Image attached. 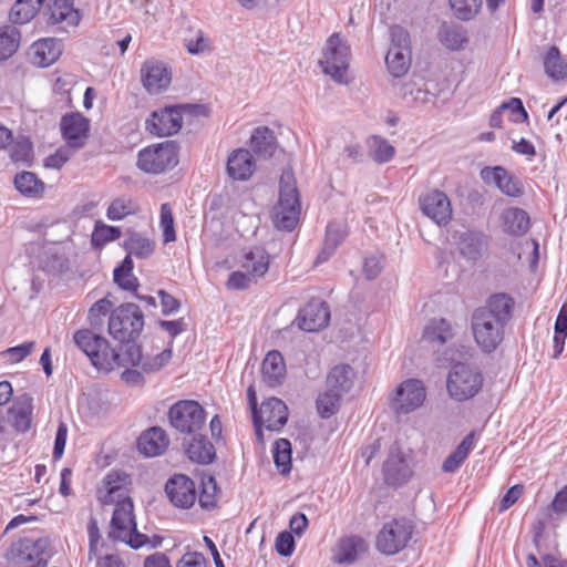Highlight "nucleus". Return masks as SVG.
<instances>
[{
  "label": "nucleus",
  "instance_id": "1",
  "mask_svg": "<svg viewBox=\"0 0 567 567\" xmlns=\"http://www.w3.org/2000/svg\"><path fill=\"white\" fill-rule=\"evenodd\" d=\"M515 301L505 292L493 293L485 305L475 309L471 318V328L477 347L485 353H492L504 339V328L513 316Z\"/></svg>",
  "mask_w": 567,
  "mask_h": 567
},
{
  "label": "nucleus",
  "instance_id": "2",
  "mask_svg": "<svg viewBox=\"0 0 567 567\" xmlns=\"http://www.w3.org/2000/svg\"><path fill=\"white\" fill-rule=\"evenodd\" d=\"M301 203L293 173L285 169L279 181V200L274 208L272 221L276 228L291 231L299 223Z\"/></svg>",
  "mask_w": 567,
  "mask_h": 567
},
{
  "label": "nucleus",
  "instance_id": "3",
  "mask_svg": "<svg viewBox=\"0 0 567 567\" xmlns=\"http://www.w3.org/2000/svg\"><path fill=\"white\" fill-rule=\"evenodd\" d=\"M484 384L482 371L472 364L457 362L452 365L446 378V390L450 398L464 402L476 396Z\"/></svg>",
  "mask_w": 567,
  "mask_h": 567
},
{
  "label": "nucleus",
  "instance_id": "4",
  "mask_svg": "<svg viewBox=\"0 0 567 567\" xmlns=\"http://www.w3.org/2000/svg\"><path fill=\"white\" fill-rule=\"evenodd\" d=\"M110 537L138 549L148 543V537L137 530L133 502L128 496L116 502L111 519Z\"/></svg>",
  "mask_w": 567,
  "mask_h": 567
},
{
  "label": "nucleus",
  "instance_id": "5",
  "mask_svg": "<svg viewBox=\"0 0 567 567\" xmlns=\"http://www.w3.org/2000/svg\"><path fill=\"white\" fill-rule=\"evenodd\" d=\"M73 342L99 371L110 372L115 369L117 351L111 348L105 338L90 329H81L73 334Z\"/></svg>",
  "mask_w": 567,
  "mask_h": 567
},
{
  "label": "nucleus",
  "instance_id": "6",
  "mask_svg": "<svg viewBox=\"0 0 567 567\" xmlns=\"http://www.w3.org/2000/svg\"><path fill=\"white\" fill-rule=\"evenodd\" d=\"M144 327V316L135 303H124L113 309L109 318L110 336L122 343L134 341Z\"/></svg>",
  "mask_w": 567,
  "mask_h": 567
},
{
  "label": "nucleus",
  "instance_id": "7",
  "mask_svg": "<svg viewBox=\"0 0 567 567\" xmlns=\"http://www.w3.org/2000/svg\"><path fill=\"white\" fill-rule=\"evenodd\" d=\"M350 58L348 41L340 33H332L326 41L319 63L324 74L338 83H347Z\"/></svg>",
  "mask_w": 567,
  "mask_h": 567
},
{
  "label": "nucleus",
  "instance_id": "8",
  "mask_svg": "<svg viewBox=\"0 0 567 567\" xmlns=\"http://www.w3.org/2000/svg\"><path fill=\"white\" fill-rule=\"evenodd\" d=\"M178 163V148L173 141L152 144L137 154V167L147 174H162Z\"/></svg>",
  "mask_w": 567,
  "mask_h": 567
},
{
  "label": "nucleus",
  "instance_id": "9",
  "mask_svg": "<svg viewBox=\"0 0 567 567\" xmlns=\"http://www.w3.org/2000/svg\"><path fill=\"white\" fill-rule=\"evenodd\" d=\"M171 425L181 433L194 434L206 421L202 405L193 400H183L173 404L168 411Z\"/></svg>",
  "mask_w": 567,
  "mask_h": 567
},
{
  "label": "nucleus",
  "instance_id": "10",
  "mask_svg": "<svg viewBox=\"0 0 567 567\" xmlns=\"http://www.w3.org/2000/svg\"><path fill=\"white\" fill-rule=\"evenodd\" d=\"M413 526L405 519H393L382 527L377 536V548L385 555H394L408 545Z\"/></svg>",
  "mask_w": 567,
  "mask_h": 567
},
{
  "label": "nucleus",
  "instance_id": "11",
  "mask_svg": "<svg viewBox=\"0 0 567 567\" xmlns=\"http://www.w3.org/2000/svg\"><path fill=\"white\" fill-rule=\"evenodd\" d=\"M43 16L48 27L61 32L76 28L82 20V13L75 8L74 0H49Z\"/></svg>",
  "mask_w": 567,
  "mask_h": 567
},
{
  "label": "nucleus",
  "instance_id": "12",
  "mask_svg": "<svg viewBox=\"0 0 567 567\" xmlns=\"http://www.w3.org/2000/svg\"><path fill=\"white\" fill-rule=\"evenodd\" d=\"M186 109L188 105H171L153 111L145 121L146 131L159 137L176 134L182 128V114Z\"/></svg>",
  "mask_w": 567,
  "mask_h": 567
},
{
  "label": "nucleus",
  "instance_id": "13",
  "mask_svg": "<svg viewBox=\"0 0 567 567\" xmlns=\"http://www.w3.org/2000/svg\"><path fill=\"white\" fill-rule=\"evenodd\" d=\"M256 434L259 439L262 435V427L268 431H280L288 421V408L285 402L277 398H269L261 403L260 409L252 415Z\"/></svg>",
  "mask_w": 567,
  "mask_h": 567
},
{
  "label": "nucleus",
  "instance_id": "14",
  "mask_svg": "<svg viewBox=\"0 0 567 567\" xmlns=\"http://www.w3.org/2000/svg\"><path fill=\"white\" fill-rule=\"evenodd\" d=\"M425 398L426 391L423 382L417 379H408L396 386L391 406L399 415L409 414L421 408Z\"/></svg>",
  "mask_w": 567,
  "mask_h": 567
},
{
  "label": "nucleus",
  "instance_id": "15",
  "mask_svg": "<svg viewBox=\"0 0 567 567\" xmlns=\"http://www.w3.org/2000/svg\"><path fill=\"white\" fill-rule=\"evenodd\" d=\"M421 212L439 226H446L453 216L449 196L440 189H431L419 197Z\"/></svg>",
  "mask_w": 567,
  "mask_h": 567
},
{
  "label": "nucleus",
  "instance_id": "16",
  "mask_svg": "<svg viewBox=\"0 0 567 567\" xmlns=\"http://www.w3.org/2000/svg\"><path fill=\"white\" fill-rule=\"evenodd\" d=\"M165 493L171 503L178 508H189L197 499L194 481L184 474L172 476L165 484Z\"/></svg>",
  "mask_w": 567,
  "mask_h": 567
},
{
  "label": "nucleus",
  "instance_id": "17",
  "mask_svg": "<svg viewBox=\"0 0 567 567\" xmlns=\"http://www.w3.org/2000/svg\"><path fill=\"white\" fill-rule=\"evenodd\" d=\"M460 255L467 261H477L488 249V237L477 229H466L456 236Z\"/></svg>",
  "mask_w": 567,
  "mask_h": 567
},
{
  "label": "nucleus",
  "instance_id": "18",
  "mask_svg": "<svg viewBox=\"0 0 567 567\" xmlns=\"http://www.w3.org/2000/svg\"><path fill=\"white\" fill-rule=\"evenodd\" d=\"M141 80L150 94H158L169 86L172 73L163 62L147 60L142 65Z\"/></svg>",
  "mask_w": 567,
  "mask_h": 567
},
{
  "label": "nucleus",
  "instance_id": "19",
  "mask_svg": "<svg viewBox=\"0 0 567 567\" xmlns=\"http://www.w3.org/2000/svg\"><path fill=\"white\" fill-rule=\"evenodd\" d=\"M368 543L361 536H343L332 549V560L339 565H352L368 551Z\"/></svg>",
  "mask_w": 567,
  "mask_h": 567
},
{
  "label": "nucleus",
  "instance_id": "20",
  "mask_svg": "<svg viewBox=\"0 0 567 567\" xmlns=\"http://www.w3.org/2000/svg\"><path fill=\"white\" fill-rule=\"evenodd\" d=\"M384 481L389 485H401L412 475L401 447L393 444L390 447L389 455L383 464Z\"/></svg>",
  "mask_w": 567,
  "mask_h": 567
},
{
  "label": "nucleus",
  "instance_id": "21",
  "mask_svg": "<svg viewBox=\"0 0 567 567\" xmlns=\"http://www.w3.org/2000/svg\"><path fill=\"white\" fill-rule=\"evenodd\" d=\"M330 320V310L324 301H309L298 315V326L307 332H315L324 328Z\"/></svg>",
  "mask_w": 567,
  "mask_h": 567
},
{
  "label": "nucleus",
  "instance_id": "22",
  "mask_svg": "<svg viewBox=\"0 0 567 567\" xmlns=\"http://www.w3.org/2000/svg\"><path fill=\"white\" fill-rule=\"evenodd\" d=\"M61 132L66 145L73 150L83 147L87 138L89 121L80 113L65 114L61 118Z\"/></svg>",
  "mask_w": 567,
  "mask_h": 567
},
{
  "label": "nucleus",
  "instance_id": "23",
  "mask_svg": "<svg viewBox=\"0 0 567 567\" xmlns=\"http://www.w3.org/2000/svg\"><path fill=\"white\" fill-rule=\"evenodd\" d=\"M481 177L485 183L494 184L506 196L520 197L524 194L522 182L502 166L484 167Z\"/></svg>",
  "mask_w": 567,
  "mask_h": 567
},
{
  "label": "nucleus",
  "instance_id": "24",
  "mask_svg": "<svg viewBox=\"0 0 567 567\" xmlns=\"http://www.w3.org/2000/svg\"><path fill=\"white\" fill-rule=\"evenodd\" d=\"M255 167L254 156L245 148L233 151L227 158L226 171L234 181H248L254 174Z\"/></svg>",
  "mask_w": 567,
  "mask_h": 567
},
{
  "label": "nucleus",
  "instance_id": "25",
  "mask_svg": "<svg viewBox=\"0 0 567 567\" xmlns=\"http://www.w3.org/2000/svg\"><path fill=\"white\" fill-rule=\"evenodd\" d=\"M502 231L512 237H522L530 228L528 213L519 207H508L499 215Z\"/></svg>",
  "mask_w": 567,
  "mask_h": 567
},
{
  "label": "nucleus",
  "instance_id": "26",
  "mask_svg": "<svg viewBox=\"0 0 567 567\" xmlns=\"http://www.w3.org/2000/svg\"><path fill=\"white\" fill-rule=\"evenodd\" d=\"M62 48V42L58 39H40L31 45V61L38 66L47 68L53 64L60 58Z\"/></svg>",
  "mask_w": 567,
  "mask_h": 567
},
{
  "label": "nucleus",
  "instance_id": "27",
  "mask_svg": "<svg viewBox=\"0 0 567 567\" xmlns=\"http://www.w3.org/2000/svg\"><path fill=\"white\" fill-rule=\"evenodd\" d=\"M168 445L169 439L166 432L159 426H153L144 431L137 440L138 451L147 457L163 454Z\"/></svg>",
  "mask_w": 567,
  "mask_h": 567
},
{
  "label": "nucleus",
  "instance_id": "28",
  "mask_svg": "<svg viewBox=\"0 0 567 567\" xmlns=\"http://www.w3.org/2000/svg\"><path fill=\"white\" fill-rule=\"evenodd\" d=\"M264 382L269 386L280 385L286 378V364L279 351H269L261 364Z\"/></svg>",
  "mask_w": 567,
  "mask_h": 567
},
{
  "label": "nucleus",
  "instance_id": "29",
  "mask_svg": "<svg viewBox=\"0 0 567 567\" xmlns=\"http://www.w3.org/2000/svg\"><path fill=\"white\" fill-rule=\"evenodd\" d=\"M454 336V324L444 318L431 319L423 331V339L433 346H443L452 340Z\"/></svg>",
  "mask_w": 567,
  "mask_h": 567
},
{
  "label": "nucleus",
  "instance_id": "30",
  "mask_svg": "<svg viewBox=\"0 0 567 567\" xmlns=\"http://www.w3.org/2000/svg\"><path fill=\"white\" fill-rule=\"evenodd\" d=\"M269 264L270 257L266 249L255 247L243 256L240 268L258 280L267 274Z\"/></svg>",
  "mask_w": 567,
  "mask_h": 567
},
{
  "label": "nucleus",
  "instance_id": "31",
  "mask_svg": "<svg viewBox=\"0 0 567 567\" xmlns=\"http://www.w3.org/2000/svg\"><path fill=\"white\" fill-rule=\"evenodd\" d=\"M440 43L451 51H458L467 43L466 31L455 23H442L437 31Z\"/></svg>",
  "mask_w": 567,
  "mask_h": 567
},
{
  "label": "nucleus",
  "instance_id": "32",
  "mask_svg": "<svg viewBox=\"0 0 567 567\" xmlns=\"http://www.w3.org/2000/svg\"><path fill=\"white\" fill-rule=\"evenodd\" d=\"M188 458L198 464H209L216 456L214 445L203 435H195L186 447Z\"/></svg>",
  "mask_w": 567,
  "mask_h": 567
},
{
  "label": "nucleus",
  "instance_id": "33",
  "mask_svg": "<svg viewBox=\"0 0 567 567\" xmlns=\"http://www.w3.org/2000/svg\"><path fill=\"white\" fill-rule=\"evenodd\" d=\"M353 379V369L348 364H339L329 372L327 377V388L343 395L352 388Z\"/></svg>",
  "mask_w": 567,
  "mask_h": 567
},
{
  "label": "nucleus",
  "instance_id": "34",
  "mask_svg": "<svg viewBox=\"0 0 567 567\" xmlns=\"http://www.w3.org/2000/svg\"><path fill=\"white\" fill-rule=\"evenodd\" d=\"M250 146L260 156H272L276 150L274 132L266 126L257 127L251 134Z\"/></svg>",
  "mask_w": 567,
  "mask_h": 567
},
{
  "label": "nucleus",
  "instance_id": "35",
  "mask_svg": "<svg viewBox=\"0 0 567 567\" xmlns=\"http://www.w3.org/2000/svg\"><path fill=\"white\" fill-rule=\"evenodd\" d=\"M347 236L346 228L338 223H329L326 230L324 245L317 257V264L326 261L343 241Z\"/></svg>",
  "mask_w": 567,
  "mask_h": 567
},
{
  "label": "nucleus",
  "instance_id": "36",
  "mask_svg": "<svg viewBox=\"0 0 567 567\" xmlns=\"http://www.w3.org/2000/svg\"><path fill=\"white\" fill-rule=\"evenodd\" d=\"M14 186L21 195L30 198H39L44 192V183L32 172L17 174L14 177Z\"/></svg>",
  "mask_w": 567,
  "mask_h": 567
},
{
  "label": "nucleus",
  "instance_id": "37",
  "mask_svg": "<svg viewBox=\"0 0 567 567\" xmlns=\"http://www.w3.org/2000/svg\"><path fill=\"white\" fill-rule=\"evenodd\" d=\"M124 248L127 251L126 256L131 258L135 256L136 258L145 259L154 252L155 243L138 233H133L124 241Z\"/></svg>",
  "mask_w": 567,
  "mask_h": 567
},
{
  "label": "nucleus",
  "instance_id": "38",
  "mask_svg": "<svg viewBox=\"0 0 567 567\" xmlns=\"http://www.w3.org/2000/svg\"><path fill=\"white\" fill-rule=\"evenodd\" d=\"M385 63L393 76L404 75L411 65V50L390 48L385 56Z\"/></svg>",
  "mask_w": 567,
  "mask_h": 567
},
{
  "label": "nucleus",
  "instance_id": "39",
  "mask_svg": "<svg viewBox=\"0 0 567 567\" xmlns=\"http://www.w3.org/2000/svg\"><path fill=\"white\" fill-rule=\"evenodd\" d=\"M133 260L126 256L120 266L113 271L114 282L123 290L135 292L138 288V280L133 275Z\"/></svg>",
  "mask_w": 567,
  "mask_h": 567
},
{
  "label": "nucleus",
  "instance_id": "40",
  "mask_svg": "<svg viewBox=\"0 0 567 567\" xmlns=\"http://www.w3.org/2000/svg\"><path fill=\"white\" fill-rule=\"evenodd\" d=\"M545 73L553 80L558 81L567 76V63L560 56L557 47L553 45L548 49L544 56Z\"/></svg>",
  "mask_w": 567,
  "mask_h": 567
},
{
  "label": "nucleus",
  "instance_id": "41",
  "mask_svg": "<svg viewBox=\"0 0 567 567\" xmlns=\"http://www.w3.org/2000/svg\"><path fill=\"white\" fill-rule=\"evenodd\" d=\"M44 547L45 542L42 539H25L20 544V555L22 559L32 561V564L28 567H47L48 561L42 556Z\"/></svg>",
  "mask_w": 567,
  "mask_h": 567
},
{
  "label": "nucleus",
  "instance_id": "42",
  "mask_svg": "<svg viewBox=\"0 0 567 567\" xmlns=\"http://www.w3.org/2000/svg\"><path fill=\"white\" fill-rule=\"evenodd\" d=\"M138 206L130 196H121L113 199L107 207L106 217L110 220H122L130 215H134Z\"/></svg>",
  "mask_w": 567,
  "mask_h": 567
},
{
  "label": "nucleus",
  "instance_id": "43",
  "mask_svg": "<svg viewBox=\"0 0 567 567\" xmlns=\"http://www.w3.org/2000/svg\"><path fill=\"white\" fill-rule=\"evenodd\" d=\"M368 146L371 158L378 164L390 162L395 154V148L381 136H371L368 140Z\"/></svg>",
  "mask_w": 567,
  "mask_h": 567
},
{
  "label": "nucleus",
  "instance_id": "44",
  "mask_svg": "<svg viewBox=\"0 0 567 567\" xmlns=\"http://www.w3.org/2000/svg\"><path fill=\"white\" fill-rule=\"evenodd\" d=\"M122 235L121 228L116 226H110L103 221H96L94 229L91 235L92 246L95 248H102L106 244L118 239Z\"/></svg>",
  "mask_w": 567,
  "mask_h": 567
},
{
  "label": "nucleus",
  "instance_id": "45",
  "mask_svg": "<svg viewBox=\"0 0 567 567\" xmlns=\"http://www.w3.org/2000/svg\"><path fill=\"white\" fill-rule=\"evenodd\" d=\"M272 456L278 471L286 475L291 471V444L286 439H279L272 447Z\"/></svg>",
  "mask_w": 567,
  "mask_h": 567
},
{
  "label": "nucleus",
  "instance_id": "46",
  "mask_svg": "<svg viewBox=\"0 0 567 567\" xmlns=\"http://www.w3.org/2000/svg\"><path fill=\"white\" fill-rule=\"evenodd\" d=\"M20 42V32L16 27H4L0 29V60H7L18 49Z\"/></svg>",
  "mask_w": 567,
  "mask_h": 567
},
{
  "label": "nucleus",
  "instance_id": "47",
  "mask_svg": "<svg viewBox=\"0 0 567 567\" xmlns=\"http://www.w3.org/2000/svg\"><path fill=\"white\" fill-rule=\"evenodd\" d=\"M219 487L213 476H204L202 480V491L197 494V499L202 508H213L218 499Z\"/></svg>",
  "mask_w": 567,
  "mask_h": 567
},
{
  "label": "nucleus",
  "instance_id": "48",
  "mask_svg": "<svg viewBox=\"0 0 567 567\" xmlns=\"http://www.w3.org/2000/svg\"><path fill=\"white\" fill-rule=\"evenodd\" d=\"M341 398L339 392L327 388V391L317 399V410L320 416L327 419L333 415L339 409Z\"/></svg>",
  "mask_w": 567,
  "mask_h": 567
},
{
  "label": "nucleus",
  "instance_id": "49",
  "mask_svg": "<svg viewBox=\"0 0 567 567\" xmlns=\"http://www.w3.org/2000/svg\"><path fill=\"white\" fill-rule=\"evenodd\" d=\"M455 17L462 21L473 19L482 7V0H450Z\"/></svg>",
  "mask_w": 567,
  "mask_h": 567
},
{
  "label": "nucleus",
  "instance_id": "50",
  "mask_svg": "<svg viewBox=\"0 0 567 567\" xmlns=\"http://www.w3.org/2000/svg\"><path fill=\"white\" fill-rule=\"evenodd\" d=\"M143 362H144V357L142 354L141 347L132 343L125 348V351L123 353H120L117 351V359H116L115 368L128 367V365L142 368Z\"/></svg>",
  "mask_w": 567,
  "mask_h": 567
},
{
  "label": "nucleus",
  "instance_id": "51",
  "mask_svg": "<svg viewBox=\"0 0 567 567\" xmlns=\"http://www.w3.org/2000/svg\"><path fill=\"white\" fill-rule=\"evenodd\" d=\"M159 226L163 230V240L165 244L176 240L173 212L167 203L161 206Z\"/></svg>",
  "mask_w": 567,
  "mask_h": 567
},
{
  "label": "nucleus",
  "instance_id": "52",
  "mask_svg": "<svg viewBox=\"0 0 567 567\" xmlns=\"http://www.w3.org/2000/svg\"><path fill=\"white\" fill-rule=\"evenodd\" d=\"M34 6L27 3L23 0H17L10 11V21L14 24H24L29 22L35 14Z\"/></svg>",
  "mask_w": 567,
  "mask_h": 567
},
{
  "label": "nucleus",
  "instance_id": "53",
  "mask_svg": "<svg viewBox=\"0 0 567 567\" xmlns=\"http://www.w3.org/2000/svg\"><path fill=\"white\" fill-rule=\"evenodd\" d=\"M9 412L13 417V425L19 432H25L30 429V414L31 405L28 404H14L9 409Z\"/></svg>",
  "mask_w": 567,
  "mask_h": 567
},
{
  "label": "nucleus",
  "instance_id": "54",
  "mask_svg": "<svg viewBox=\"0 0 567 567\" xmlns=\"http://www.w3.org/2000/svg\"><path fill=\"white\" fill-rule=\"evenodd\" d=\"M10 157L13 162H28L32 157V144L28 137L12 140Z\"/></svg>",
  "mask_w": 567,
  "mask_h": 567
},
{
  "label": "nucleus",
  "instance_id": "55",
  "mask_svg": "<svg viewBox=\"0 0 567 567\" xmlns=\"http://www.w3.org/2000/svg\"><path fill=\"white\" fill-rule=\"evenodd\" d=\"M257 282L246 270L240 269L230 274L226 287L229 290H246L251 284Z\"/></svg>",
  "mask_w": 567,
  "mask_h": 567
},
{
  "label": "nucleus",
  "instance_id": "56",
  "mask_svg": "<svg viewBox=\"0 0 567 567\" xmlns=\"http://www.w3.org/2000/svg\"><path fill=\"white\" fill-rule=\"evenodd\" d=\"M35 347L34 341L23 342L19 346L7 349L2 354L11 363H19L24 360Z\"/></svg>",
  "mask_w": 567,
  "mask_h": 567
},
{
  "label": "nucleus",
  "instance_id": "57",
  "mask_svg": "<svg viewBox=\"0 0 567 567\" xmlns=\"http://www.w3.org/2000/svg\"><path fill=\"white\" fill-rule=\"evenodd\" d=\"M171 359H172V350L165 349L161 353H158L152 358L144 359V362L142 363V370L144 372L157 371L161 368H163L164 365H166Z\"/></svg>",
  "mask_w": 567,
  "mask_h": 567
},
{
  "label": "nucleus",
  "instance_id": "58",
  "mask_svg": "<svg viewBox=\"0 0 567 567\" xmlns=\"http://www.w3.org/2000/svg\"><path fill=\"white\" fill-rule=\"evenodd\" d=\"M103 483L107 491V496H105L104 503H107L109 501L113 502L115 493L120 492L121 486L124 483V477L118 472L111 471L104 477Z\"/></svg>",
  "mask_w": 567,
  "mask_h": 567
},
{
  "label": "nucleus",
  "instance_id": "59",
  "mask_svg": "<svg viewBox=\"0 0 567 567\" xmlns=\"http://www.w3.org/2000/svg\"><path fill=\"white\" fill-rule=\"evenodd\" d=\"M112 309V302L105 298L97 300L89 310V319L92 326L101 323V317L106 316Z\"/></svg>",
  "mask_w": 567,
  "mask_h": 567
},
{
  "label": "nucleus",
  "instance_id": "60",
  "mask_svg": "<svg viewBox=\"0 0 567 567\" xmlns=\"http://www.w3.org/2000/svg\"><path fill=\"white\" fill-rule=\"evenodd\" d=\"M391 45L402 50H411L410 35L405 29L400 25H393L390 29Z\"/></svg>",
  "mask_w": 567,
  "mask_h": 567
},
{
  "label": "nucleus",
  "instance_id": "61",
  "mask_svg": "<svg viewBox=\"0 0 567 567\" xmlns=\"http://www.w3.org/2000/svg\"><path fill=\"white\" fill-rule=\"evenodd\" d=\"M72 150L73 148L68 145L60 147L54 154L45 158L44 166L56 169L61 168L70 159Z\"/></svg>",
  "mask_w": 567,
  "mask_h": 567
},
{
  "label": "nucleus",
  "instance_id": "62",
  "mask_svg": "<svg viewBox=\"0 0 567 567\" xmlns=\"http://www.w3.org/2000/svg\"><path fill=\"white\" fill-rule=\"evenodd\" d=\"M276 550L279 555L288 557L295 550L293 536L289 532H281L276 538Z\"/></svg>",
  "mask_w": 567,
  "mask_h": 567
},
{
  "label": "nucleus",
  "instance_id": "63",
  "mask_svg": "<svg viewBox=\"0 0 567 567\" xmlns=\"http://www.w3.org/2000/svg\"><path fill=\"white\" fill-rule=\"evenodd\" d=\"M501 110L509 111L514 116L515 122H525L528 118V114L523 105V102L518 97H512L508 102L501 105Z\"/></svg>",
  "mask_w": 567,
  "mask_h": 567
},
{
  "label": "nucleus",
  "instance_id": "64",
  "mask_svg": "<svg viewBox=\"0 0 567 567\" xmlns=\"http://www.w3.org/2000/svg\"><path fill=\"white\" fill-rule=\"evenodd\" d=\"M176 567H207V560L200 553L188 551L177 561Z\"/></svg>",
  "mask_w": 567,
  "mask_h": 567
}]
</instances>
